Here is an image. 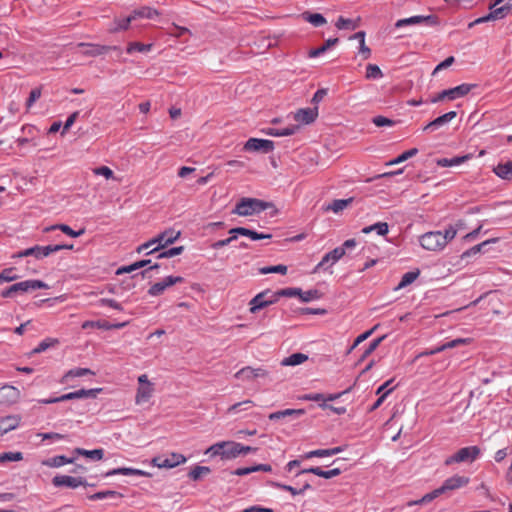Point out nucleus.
I'll return each mask as SVG.
<instances>
[{
    "instance_id": "8",
    "label": "nucleus",
    "mask_w": 512,
    "mask_h": 512,
    "mask_svg": "<svg viewBox=\"0 0 512 512\" xmlns=\"http://www.w3.org/2000/svg\"><path fill=\"white\" fill-rule=\"evenodd\" d=\"M274 149V142L272 140L249 138L244 144V150L247 152H260L268 154Z\"/></svg>"
},
{
    "instance_id": "21",
    "label": "nucleus",
    "mask_w": 512,
    "mask_h": 512,
    "mask_svg": "<svg viewBox=\"0 0 512 512\" xmlns=\"http://www.w3.org/2000/svg\"><path fill=\"white\" fill-rule=\"evenodd\" d=\"M21 421L19 415H8L0 418V435H4L16 429Z\"/></svg>"
},
{
    "instance_id": "63",
    "label": "nucleus",
    "mask_w": 512,
    "mask_h": 512,
    "mask_svg": "<svg viewBox=\"0 0 512 512\" xmlns=\"http://www.w3.org/2000/svg\"><path fill=\"white\" fill-rule=\"evenodd\" d=\"M235 377L243 380H252L254 379L253 368L249 366L244 367L235 374Z\"/></svg>"
},
{
    "instance_id": "43",
    "label": "nucleus",
    "mask_w": 512,
    "mask_h": 512,
    "mask_svg": "<svg viewBox=\"0 0 512 512\" xmlns=\"http://www.w3.org/2000/svg\"><path fill=\"white\" fill-rule=\"evenodd\" d=\"M121 498L123 495L114 490L99 491L94 494L88 495V499L92 501L102 500L105 498Z\"/></svg>"
},
{
    "instance_id": "14",
    "label": "nucleus",
    "mask_w": 512,
    "mask_h": 512,
    "mask_svg": "<svg viewBox=\"0 0 512 512\" xmlns=\"http://www.w3.org/2000/svg\"><path fill=\"white\" fill-rule=\"evenodd\" d=\"M50 250L51 249H49L47 246L35 245L33 247L19 251L17 254L13 255V258L33 256L39 260L43 259L44 257H48L50 255Z\"/></svg>"
},
{
    "instance_id": "33",
    "label": "nucleus",
    "mask_w": 512,
    "mask_h": 512,
    "mask_svg": "<svg viewBox=\"0 0 512 512\" xmlns=\"http://www.w3.org/2000/svg\"><path fill=\"white\" fill-rule=\"evenodd\" d=\"M338 42H339V39L337 37L329 38L320 47L311 49L308 53V56L310 58H316V57L324 54L329 48H331L332 46H335Z\"/></svg>"
},
{
    "instance_id": "36",
    "label": "nucleus",
    "mask_w": 512,
    "mask_h": 512,
    "mask_svg": "<svg viewBox=\"0 0 512 512\" xmlns=\"http://www.w3.org/2000/svg\"><path fill=\"white\" fill-rule=\"evenodd\" d=\"M494 173L505 180H509L512 177V161H507L506 163H499L493 169Z\"/></svg>"
},
{
    "instance_id": "47",
    "label": "nucleus",
    "mask_w": 512,
    "mask_h": 512,
    "mask_svg": "<svg viewBox=\"0 0 512 512\" xmlns=\"http://www.w3.org/2000/svg\"><path fill=\"white\" fill-rule=\"evenodd\" d=\"M58 343L57 339L46 338L41 341L32 351V353L38 354L46 351L48 348L55 346Z\"/></svg>"
},
{
    "instance_id": "28",
    "label": "nucleus",
    "mask_w": 512,
    "mask_h": 512,
    "mask_svg": "<svg viewBox=\"0 0 512 512\" xmlns=\"http://www.w3.org/2000/svg\"><path fill=\"white\" fill-rule=\"evenodd\" d=\"M354 201L353 197L347 199H335L324 207L325 211H333L339 213L347 208Z\"/></svg>"
},
{
    "instance_id": "7",
    "label": "nucleus",
    "mask_w": 512,
    "mask_h": 512,
    "mask_svg": "<svg viewBox=\"0 0 512 512\" xmlns=\"http://www.w3.org/2000/svg\"><path fill=\"white\" fill-rule=\"evenodd\" d=\"M422 248L428 251H441L445 248V240L441 231H430L419 238Z\"/></svg>"
},
{
    "instance_id": "30",
    "label": "nucleus",
    "mask_w": 512,
    "mask_h": 512,
    "mask_svg": "<svg viewBox=\"0 0 512 512\" xmlns=\"http://www.w3.org/2000/svg\"><path fill=\"white\" fill-rule=\"evenodd\" d=\"M153 393V387L151 383H147V385H140L137 389L135 401L137 404L147 402Z\"/></svg>"
},
{
    "instance_id": "1",
    "label": "nucleus",
    "mask_w": 512,
    "mask_h": 512,
    "mask_svg": "<svg viewBox=\"0 0 512 512\" xmlns=\"http://www.w3.org/2000/svg\"><path fill=\"white\" fill-rule=\"evenodd\" d=\"M272 206V202L263 201L257 198L243 197L237 202L232 213L239 216H251L267 210Z\"/></svg>"
},
{
    "instance_id": "29",
    "label": "nucleus",
    "mask_w": 512,
    "mask_h": 512,
    "mask_svg": "<svg viewBox=\"0 0 512 512\" xmlns=\"http://www.w3.org/2000/svg\"><path fill=\"white\" fill-rule=\"evenodd\" d=\"M73 454H75L77 456H79V455L85 456L92 460L99 461V460H102L104 457V449L99 448V449H94V450H86L83 448H75L73 450Z\"/></svg>"
},
{
    "instance_id": "62",
    "label": "nucleus",
    "mask_w": 512,
    "mask_h": 512,
    "mask_svg": "<svg viewBox=\"0 0 512 512\" xmlns=\"http://www.w3.org/2000/svg\"><path fill=\"white\" fill-rule=\"evenodd\" d=\"M379 324L375 325L374 327H372L370 330H367L365 331L364 333L360 334L354 341L353 345L350 347L349 349V353L355 348L357 347L360 343H362L363 341H365L368 337H370L372 335V333H374V331L378 328Z\"/></svg>"
},
{
    "instance_id": "44",
    "label": "nucleus",
    "mask_w": 512,
    "mask_h": 512,
    "mask_svg": "<svg viewBox=\"0 0 512 512\" xmlns=\"http://www.w3.org/2000/svg\"><path fill=\"white\" fill-rule=\"evenodd\" d=\"M418 149L417 148H411L403 153H401L399 156H397L396 158L392 159L391 161H389L387 163V165H396V164H400L406 160H408L409 158L411 157H414L418 154Z\"/></svg>"
},
{
    "instance_id": "18",
    "label": "nucleus",
    "mask_w": 512,
    "mask_h": 512,
    "mask_svg": "<svg viewBox=\"0 0 512 512\" xmlns=\"http://www.w3.org/2000/svg\"><path fill=\"white\" fill-rule=\"evenodd\" d=\"M318 116V108H302L294 114V119L302 124H310L315 121Z\"/></svg>"
},
{
    "instance_id": "17",
    "label": "nucleus",
    "mask_w": 512,
    "mask_h": 512,
    "mask_svg": "<svg viewBox=\"0 0 512 512\" xmlns=\"http://www.w3.org/2000/svg\"><path fill=\"white\" fill-rule=\"evenodd\" d=\"M78 47L83 49V55L91 57L102 55L104 53H107L111 49H116L115 46L111 47L92 43H79Z\"/></svg>"
},
{
    "instance_id": "61",
    "label": "nucleus",
    "mask_w": 512,
    "mask_h": 512,
    "mask_svg": "<svg viewBox=\"0 0 512 512\" xmlns=\"http://www.w3.org/2000/svg\"><path fill=\"white\" fill-rule=\"evenodd\" d=\"M113 475L132 476L133 468H130V467L114 468L112 470L107 471L105 474H103L104 477H109V476H113Z\"/></svg>"
},
{
    "instance_id": "41",
    "label": "nucleus",
    "mask_w": 512,
    "mask_h": 512,
    "mask_svg": "<svg viewBox=\"0 0 512 512\" xmlns=\"http://www.w3.org/2000/svg\"><path fill=\"white\" fill-rule=\"evenodd\" d=\"M467 159H469V155L456 156V157H453L450 159L449 158H441V159H438L436 163L440 167H452V166L462 164Z\"/></svg>"
},
{
    "instance_id": "6",
    "label": "nucleus",
    "mask_w": 512,
    "mask_h": 512,
    "mask_svg": "<svg viewBox=\"0 0 512 512\" xmlns=\"http://www.w3.org/2000/svg\"><path fill=\"white\" fill-rule=\"evenodd\" d=\"M426 25V26H438L440 24V19L437 15L430 14V15H415L411 16L409 18H403L399 19L395 22L394 27L395 28H403L406 26H412V25Z\"/></svg>"
},
{
    "instance_id": "51",
    "label": "nucleus",
    "mask_w": 512,
    "mask_h": 512,
    "mask_svg": "<svg viewBox=\"0 0 512 512\" xmlns=\"http://www.w3.org/2000/svg\"><path fill=\"white\" fill-rule=\"evenodd\" d=\"M133 20H134V18H132V14H130L129 16L122 18V19H115L116 26L114 28H111L110 30L112 32L126 30V29H128L131 21H133Z\"/></svg>"
},
{
    "instance_id": "55",
    "label": "nucleus",
    "mask_w": 512,
    "mask_h": 512,
    "mask_svg": "<svg viewBox=\"0 0 512 512\" xmlns=\"http://www.w3.org/2000/svg\"><path fill=\"white\" fill-rule=\"evenodd\" d=\"M268 484L273 488H277V489H280L283 491L290 492L293 496L301 495V491H298L297 488H295L291 485L282 484V483L276 482V481H270V482H268Z\"/></svg>"
},
{
    "instance_id": "48",
    "label": "nucleus",
    "mask_w": 512,
    "mask_h": 512,
    "mask_svg": "<svg viewBox=\"0 0 512 512\" xmlns=\"http://www.w3.org/2000/svg\"><path fill=\"white\" fill-rule=\"evenodd\" d=\"M152 44H143L140 42H131L128 44L127 53L132 54L133 52H148L151 50Z\"/></svg>"
},
{
    "instance_id": "32",
    "label": "nucleus",
    "mask_w": 512,
    "mask_h": 512,
    "mask_svg": "<svg viewBox=\"0 0 512 512\" xmlns=\"http://www.w3.org/2000/svg\"><path fill=\"white\" fill-rule=\"evenodd\" d=\"M497 241H498V238H491V239L485 240L482 243H479V244L471 247L470 249L466 250L462 254V258L472 257L478 253L485 252L486 246H488L491 243H496Z\"/></svg>"
},
{
    "instance_id": "37",
    "label": "nucleus",
    "mask_w": 512,
    "mask_h": 512,
    "mask_svg": "<svg viewBox=\"0 0 512 512\" xmlns=\"http://www.w3.org/2000/svg\"><path fill=\"white\" fill-rule=\"evenodd\" d=\"M302 18L312 24L314 27H319L324 25L327 21L326 18L320 13H311L305 11L301 14Z\"/></svg>"
},
{
    "instance_id": "15",
    "label": "nucleus",
    "mask_w": 512,
    "mask_h": 512,
    "mask_svg": "<svg viewBox=\"0 0 512 512\" xmlns=\"http://www.w3.org/2000/svg\"><path fill=\"white\" fill-rule=\"evenodd\" d=\"M20 396V391L14 386L5 385L0 388V404L11 405L17 402Z\"/></svg>"
},
{
    "instance_id": "16",
    "label": "nucleus",
    "mask_w": 512,
    "mask_h": 512,
    "mask_svg": "<svg viewBox=\"0 0 512 512\" xmlns=\"http://www.w3.org/2000/svg\"><path fill=\"white\" fill-rule=\"evenodd\" d=\"M314 474L316 476L325 478V479H331L333 477H336L342 473V470L340 468H333L330 470H323L321 467H310L305 468L296 473V476H300L302 474Z\"/></svg>"
},
{
    "instance_id": "64",
    "label": "nucleus",
    "mask_w": 512,
    "mask_h": 512,
    "mask_svg": "<svg viewBox=\"0 0 512 512\" xmlns=\"http://www.w3.org/2000/svg\"><path fill=\"white\" fill-rule=\"evenodd\" d=\"M372 123L377 127L393 126L394 125V121L392 119H389V118L381 116V115L373 117Z\"/></svg>"
},
{
    "instance_id": "60",
    "label": "nucleus",
    "mask_w": 512,
    "mask_h": 512,
    "mask_svg": "<svg viewBox=\"0 0 512 512\" xmlns=\"http://www.w3.org/2000/svg\"><path fill=\"white\" fill-rule=\"evenodd\" d=\"M184 251V246L172 247L158 254L157 258H171L180 255Z\"/></svg>"
},
{
    "instance_id": "4",
    "label": "nucleus",
    "mask_w": 512,
    "mask_h": 512,
    "mask_svg": "<svg viewBox=\"0 0 512 512\" xmlns=\"http://www.w3.org/2000/svg\"><path fill=\"white\" fill-rule=\"evenodd\" d=\"M279 301L277 291L266 289L255 295L249 302V311L252 314Z\"/></svg>"
},
{
    "instance_id": "24",
    "label": "nucleus",
    "mask_w": 512,
    "mask_h": 512,
    "mask_svg": "<svg viewBox=\"0 0 512 512\" xmlns=\"http://www.w3.org/2000/svg\"><path fill=\"white\" fill-rule=\"evenodd\" d=\"M346 446H337V447H334V448H330V449H317V450H312V451H309L307 453H305L302 458L303 459H310V458H313V457H329V456H333V455H336L342 451H344Z\"/></svg>"
},
{
    "instance_id": "52",
    "label": "nucleus",
    "mask_w": 512,
    "mask_h": 512,
    "mask_svg": "<svg viewBox=\"0 0 512 512\" xmlns=\"http://www.w3.org/2000/svg\"><path fill=\"white\" fill-rule=\"evenodd\" d=\"M287 266L286 265H275V266H266L259 270L261 274H270V273H279V274H286L287 273Z\"/></svg>"
},
{
    "instance_id": "50",
    "label": "nucleus",
    "mask_w": 512,
    "mask_h": 512,
    "mask_svg": "<svg viewBox=\"0 0 512 512\" xmlns=\"http://www.w3.org/2000/svg\"><path fill=\"white\" fill-rule=\"evenodd\" d=\"M386 338V335H383L381 337H378L374 339L369 346L364 350L363 354L360 357V360H364L367 358L371 353H373L378 346L381 344V342Z\"/></svg>"
},
{
    "instance_id": "31",
    "label": "nucleus",
    "mask_w": 512,
    "mask_h": 512,
    "mask_svg": "<svg viewBox=\"0 0 512 512\" xmlns=\"http://www.w3.org/2000/svg\"><path fill=\"white\" fill-rule=\"evenodd\" d=\"M240 456L239 443L235 441H224V459H234Z\"/></svg>"
},
{
    "instance_id": "58",
    "label": "nucleus",
    "mask_w": 512,
    "mask_h": 512,
    "mask_svg": "<svg viewBox=\"0 0 512 512\" xmlns=\"http://www.w3.org/2000/svg\"><path fill=\"white\" fill-rule=\"evenodd\" d=\"M252 403L253 402L251 400H245L242 402L235 403L228 408L227 413L233 414L238 413L239 411L242 410H247L252 405Z\"/></svg>"
},
{
    "instance_id": "35",
    "label": "nucleus",
    "mask_w": 512,
    "mask_h": 512,
    "mask_svg": "<svg viewBox=\"0 0 512 512\" xmlns=\"http://www.w3.org/2000/svg\"><path fill=\"white\" fill-rule=\"evenodd\" d=\"M299 129V126L297 125H290L286 128H268L264 132L267 135L275 136V137H281V136H290L296 133V131Z\"/></svg>"
},
{
    "instance_id": "34",
    "label": "nucleus",
    "mask_w": 512,
    "mask_h": 512,
    "mask_svg": "<svg viewBox=\"0 0 512 512\" xmlns=\"http://www.w3.org/2000/svg\"><path fill=\"white\" fill-rule=\"evenodd\" d=\"M307 360H308V355H306L304 353L297 352V353H293V354L289 355L288 357H285L281 361V365L282 366H297V365L304 363Z\"/></svg>"
},
{
    "instance_id": "42",
    "label": "nucleus",
    "mask_w": 512,
    "mask_h": 512,
    "mask_svg": "<svg viewBox=\"0 0 512 512\" xmlns=\"http://www.w3.org/2000/svg\"><path fill=\"white\" fill-rule=\"evenodd\" d=\"M490 12H491V17H493L494 21L495 20H500V19H503L505 18L508 14H510L512 12V5L510 4H506V5H503L501 7H493L492 9H489Z\"/></svg>"
},
{
    "instance_id": "12",
    "label": "nucleus",
    "mask_w": 512,
    "mask_h": 512,
    "mask_svg": "<svg viewBox=\"0 0 512 512\" xmlns=\"http://www.w3.org/2000/svg\"><path fill=\"white\" fill-rule=\"evenodd\" d=\"M186 461L185 456L179 453H171L167 457L157 456L152 459V464L158 468H174Z\"/></svg>"
},
{
    "instance_id": "2",
    "label": "nucleus",
    "mask_w": 512,
    "mask_h": 512,
    "mask_svg": "<svg viewBox=\"0 0 512 512\" xmlns=\"http://www.w3.org/2000/svg\"><path fill=\"white\" fill-rule=\"evenodd\" d=\"M48 288H49V286L47 283H45L41 280H38V279H30V280H25L22 282L12 284L11 286L2 290L0 295L3 298H12V297L16 296L17 294H23V293H28L30 291L37 290V289H48Z\"/></svg>"
},
{
    "instance_id": "11",
    "label": "nucleus",
    "mask_w": 512,
    "mask_h": 512,
    "mask_svg": "<svg viewBox=\"0 0 512 512\" xmlns=\"http://www.w3.org/2000/svg\"><path fill=\"white\" fill-rule=\"evenodd\" d=\"M184 278L181 276H167L162 281L154 283L148 290V294L152 297L160 296L168 287L178 283H183Z\"/></svg>"
},
{
    "instance_id": "54",
    "label": "nucleus",
    "mask_w": 512,
    "mask_h": 512,
    "mask_svg": "<svg viewBox=\"0 0 512 512\" xmlns=\"http://www.w3.org/2000/svg\"><path fill=\"white\" fill-rule=\"evenodd\" d=\"M88 374L94 375L95 373L88 368H74V369L69 370L65 374L64 378L68 379V378H74V377H82V376H85Z\"/></svg>"
},
{
    "instance_id": "27",
    "label": "nucleus",
    "mask_w": 512,
    "mask_h": 512,
    "mask_svg": "<svg viewBox=\"0 0 512 512\" xmlns=\"http://www.w3.org/2000/svg\"><path fill=\"white\" fill-rule=\"evenodd\" d=\"M131 14L134 20L137 18L154 19L155 17L159 16V12L156 9L148 6H142L134 9Z\"/></svg>"
},
{
    "instance_id": "19",
    "label": "nucleus",
    "mask_w": 512,
    "mask_h": 512,
    "mask_svg": "<svg viewBox=\"0 0 512 512\" xmlns=\"http://www.w3.org/2000/svg\"><path fill=\"white\" fill-rule=\"evenodd\" d=\"M456 116H457V113L455 111H449V112L435 118L434 120L429 122L427 125H425L423 127V131L427 132V131H433L435 129H438L441 126L452 121Z\"/></svg>"
},
{
    "instance_id": "10",
    "label": "nucleus",
    "mask_w": 512,
    "mask_h": 512,
    "mask_svg": "<svg viewBox=\"0 0 512 512\" xmlns=\"http://www.w3.org/2000/svg\"><path fill=\"white\" fill-rule=\"evenodd\" d=\"M181 235L180 231H175L170 228L160 233L157 237L152 239V242L158 243V246L147 252L146 254H152L154 252L159 251L162 248L167 247L170 244H173Z\"/></svg>"
},
{
    "instance_id": "56",
    "label": "nucleus",
    "mask_w": 512,
    "mask_h": 512,
    "mask_svg": "<svg viewBox=\"0 0 512 512\" xmlns=\"http://www.w3.org/2000/svg\"><path fill=\"white\" fill-rule=\"evenodd\" d=\"M15 268H5L0 273V284L3 282H12L19 278L17 274L14 273Z\"/></svg>"
},
{
    "instance_id": "59",
    "label": "nucleus",
    "mask_w": 512,
    "mask_h": 512,
    "mask_svg": "<svg viewBox=\"0 0 512 512\" xmlns=\"http://www.w3.org/2000/svg\"><path fill=\"white\" fill-rule=\"evenodd\" d=\"M22 459H23V454L21 452L0 453V463L9 462V461H20Z\"/></svg>"
},
{
    "instance_id": "40",
    "label": "nucleus",
    "mask_w": 512,
    "mask_h": 512,
    "mask_svg": "<svg viewBox=\"0 0 512 512\" xmlns=\"http://www.w3.org/2000/svg\"><path fill=\"white\" fill-rule=\"evenodd\" d=\"M56 229L61 230L64 234H66V235H68L70 237H73V238H77V237L83 235L84 232H85L84 229H80L79 231H75L70 226H68L66 224H56V225H53V226H51L49 228H46V231L56 230Z\"/></svg>"
},
{
    "instance_id": "23",
    "label": "nucleus",
    "mask_w": 512,
    "mask_h": 512,
    "mask_svg": "<svg viewBox=\"0 0 512 512\" xmlns=\"http://www.w3.org/2000/svg\"><path fill=\"white\" fill-rule=\"evenodd\" d=\"M76 457H67L65 455H56L51 458L44 459L41 464L46 467L58 468L66 464L75 462Z\"/></svg>"
},
{
    "instance_id": "20",
    "label": "nucleus",
    "mask_w": 512,
    "mask_h": 512,
    "mask_svg": "<svg viewBox=\"0 0 512 512\" xmlns=\"http://www.w3.org/2000/svg\"><path fill=\"white\" fill-rule=\"evenodd\" d=\"M344 256L343 248H334L332 251L326 253L322 260L316 265L313 272H317L320 268L324 267L327 263H330V266L335 264L338 260H340Z\"/></svg>"
},
{
    "instance_id": "25",
    "label": "nucleus",
    "mask_w": 512,
    "mask_h": 512,
    "mask_svg": "<svg viewBox=\"0 0 512 512\" xmlns=\"http://www.w3.org/2000/svg\"><path fill=\"white\" fill-rule=\"evenodd\" d=\"M469 342H471V339H469V338H457V339L448 341L434 349H431L430 351L425 352L424 355H434V354L440 353L446 349H452V348L467 344Z\"/></svg>"
},
{
    "instance_id": "13",
    "label": "nucleus",
    "mask_w": 512,
    "mask_h": 512,
    "mask_svg": "<svg viewBox=\"0 0 512 512\" xmlns=\"http://www.w3.org/2000/svg\"><path fill=\"white\" fill-rule=\"evenodd\" d=\"M469 482V477L456 474L447 478L443 482V484L440 486V491H442L443 494L449 491H454L462 487H465L466 485L469 484Z\"/></svg>"
},
{
    "instance_id": "38",
    "label": "nucleus",
    "mask_w": 512,
    "mask_h": 512,
    "mask_svg": "<svg viewBox=\"0 0 512 512\" xmlns=\"http://www.w3.org/2000/svg\"><path fill=\"white\" fill-rule=\"evenodd\" d=\"M419 275L420 271L418 269L406 272L405 274H403L395 290L405 288L406 286L412 284L418 278Z\"/></svg>"
},
{
    "instance_id": "9",
    "label": "nucleus",
    "mask_w": 512,
    "mask_h": 512,
    "mask_svg": "<svg viewBox=\"0 0 512 512\" xmlns=\"http://www.w3.org/2000/svg\"><path fill=\"white\" fill-rule=\"evenodd\" d=\"M52 484L54 487H68L75 489L79 486L86 487L88 485V482L86 478L78 476L73 477L69 475H56L52 478Z\"/></svg>"
},
{
    "instance_id": "22",
    "label": "nucleus",
    "mask_w": 512,
    "mask_h": 512,
    "mask_svg": "<svg viewBox=\"0 0 512 512\" xmlns=\"http://www.w3.org/2000/svg\"><path fill=\"white\" fill-rule=\"evenodd\" d=\"M135 267H137V270L142 269L144 267H147L146 269L134 274L131 276V279H136L138 277H141L142 279L149 277L148 274L150 271L160 268V265L158 263L152 264V261L150 259H143L135 262Z\"/></svg>"
},
{
    "instance_id": "53",
    "label": "nucleus",
    "mask_w": 512,
    "mask_h": 512,
    "mask_svg": "<svg viewBox=\"0 0 512 512\" xmlns=\"http://www.w3.org/2000/svg\"><path fill=\"white\" fill-rule=\"evenodd\" d=\"M383 77V73L379 66L376 64H368L366 67V78L367 79H379Z\"/></svg>"
},
{
    "instance_id": "3",
    "label": "nucleus",
    "mask_w": 512,
    "mask_h": 512,
    "mask_svg": "<svg viewBox=\"0 0 512 512\" xmlns=\"http://www.w3.org/2000/svg\"><path fill=\"white\" fill-rule=\"evenodd\" d=\"M480 455L481 449L478 446H467L447 457L444 464L450 466L454 463H472L478 459Z\"/></svg>"
},
{
    "instance_id": "5",
    "label": "nucleus",
    "mask_w": 512,
    "mask_h": 512,
    "mask_svg": "<svg viewBox=\"0 0 512 512\" xmlns=\"http://www.w3.org/2000/svg\"><path fill=\"white\" fill-rule=\"evenodd\" d=\"M475 87H477L476 84L463 83L456 87L446 89V90L439 92L431 99V102L437 103V102L443 101L445 99L455 100L459 97H463V96L467 95Z\"/></svg>"
},
{
    "instance_id": "39",
    "label": "nucleus",
    "mask_w": 512,
    "mask_h": 512,
    "mask_svg": "<svg viewBox=\"0 0 512 512\" xmlns=\"http://www.w3.org/2000/svg\"><path fill=\"white\" fill-rule=\"evenodd\" d=\"M372 231H375L380 236H385L389 231V226L386 222H377L362 229V233L364 234H369Z\"/></svg>"
},
{
    "instance_id": "26",
    "label": "nucleus",
    "mask_w": 512,
    "mask_h": 512,
    "mask_svg": "<svg viewBox=\"0 0 512 512\" xmlns=\"http://www.w3.org/2000/svg\"><path fill=\"white\" fill-rule=\"evenodd\" d=\"M305 414L304 409H285L281 411L273 412L269 415V419L272 421L283 419L286 417H295L298 418Z\"/></svg>"
},
{
    "instance_id": "46",
    "label": "nucleus",
    "mask_w": 512,
    "mask_h": 512,
    "mask_svg": "<svg viewBox=\"0 0 512 512\" xmlns=\"http://www.w3.org/2000/svg\"><path fill=\"white\" fill-rule=\"evenodd\" d=\"M211 472V469L207 466H195L190 472L189 477L190 479L197 481L199 480L203 475H208Z\"/></svg>"
},
{
    "instance_id": "45",
    "label": "nucleus",
    "mask_w": 512,
    "mask_h": 512,
    "mask_svg": "<svg viewBox=\"0 0 512 512\" xmlns=\"http://www.w3.org/2000/svg\"><path fill=\"white\" fill-rule=\"evenodd\" d=\"M335 26L340 30H355L358 27V23L357 21H354L352 19H347L344 18L343 16H340L337 19Z\"/></svg>"
},
{
    "instance_id": "57",
    "label": "nucleus",
    "mask_w": 512,
    "mask_h": 512,
    "mask_svg": "<svg viewBox=\"0 0 512 512\" xmlns=\"http://www.w3.org/2000/svg\"><path fill=\"white\" fill-rule=\"evenodd\" d=\"M301 291H302L301 288L289 287V288H284V289L278 290L277 295H278L279 299L281 297H295V296H298L300 298Z\"/></svg>"
},
{
    "instance_id": "49",
    "label": "nucleus",
    "mask_w": 512,
    "mask_h": 512,
    "mask_svg": "<svg viewBox=\"0 0 512 512\" xmlns=\"http://www.w3.org/2000/svg\"><path fill=\"white\" fill-rule=\"evenodd\" d=\"M322 293L317 289H311L308 291H301L300 300L302 302H310L312 300L320 299Z\"/></svg>"
}]
</instances>
